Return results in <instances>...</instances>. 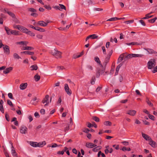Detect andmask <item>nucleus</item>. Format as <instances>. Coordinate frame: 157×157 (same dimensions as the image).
Listing matches in <instances>:
<instances>
[{
    "label": "nucleus",
    "instance_id": "nucleus-1",
    "mask_svg": "<svg viewBox=\"0 0 157 157\" xmlns=\"http://www.w3.org/2000/svg\"><path fill=\"white\" fill-rule=\"evenodd\" d=\"M156 64V60L154 59H151L147 63L148 69H151L155 67Z\"/></svg>",
    "mask_w": 157,
    "mask_h": 157
},
{
    "label": "nucleus",
    "instance_id": "nucleus-2",
    "mask_svg": "<svg viewBox=\"0 0 157 157\" xmlns=\"http://www.w3.org/2000/svg\"><path fill=\"white\" fill-rule=\"evenodd\" d=\"M51 53L56 58L61 57L62 53L55 49L51 51Z\"/></svg>",
    "mask_w": 157,
    "mask_h": 157
},
{
    "label": "nucleus",
    "instance_id": "nucleus-3",
    "mask_svg": "<svg viewBox=\"0 0 157 157\" xmlns=\"http://www.w3.org/2000/svg\"><path fill=\"white\" fill-rule=\"evenodd\" d=\"M13 27L14 28L17 29L21 31V32L26 34L27 33L29 30L28 29L25 27L20 25L14 26Z\"/></svg>",
    "mask_w": 157,
    "mask_h": 157
},
{
    "label": "nucleus",
    "instance_id": "nucleus-4",
    "mask_svg": "<svg viewBox=\"0 0 157 157\" xmlns=\"http://www.w3.org/2000/svg\"><path fill=\"white\" fill-rule=\"evenodd\" d=\"M29 26L30 28L34 29L40 32H44L45 31V30L43 28H40L38 27H34L33 26L29 25Z\"/></svg>",
    "mask_w": 157,
    "mask_h": 157
},
{
    "label": "nucleus",
    "instance_id": "nucleus-5",
    "mask_svg": "<svg viewBox=\"0 0 157 157\" xmlns=\"http://www.w3.org/2000/svg\"><path fill=\"white\" fill-rule=\"evenodd\" d=\"M64 89L67 94L69 95H71L72 93L71 91L69 89L68 84L67 83L64 85Z\"/></svg>",
    "mask_w": 157,
    "mask_h": 157
},
{
    "label": "nucleus",
    "instance_id": "nucleus-6",
    "mask_svg": "<svg viewBox=\"0 0 157 157\" xmlns=\"http://www.w3.org/2000/svg\"><path fill=\"white\" fill-rule=\"evenodd\" d=\"M3 48L4 50V53L7 55H9L10 53L9 46L6 45H4Z\"/></svg>",
    "mask_w": 157,
    "mask_h": 157
},
{
    "label": "nucleus",
    "instance_id": "nucleus-7",
    "mask_svg": "<svg viewBox=\"0 0 157 157\" xmlns=\"http://www.w3.org/2000/svg\"><path fill=\"white\" fill-rule=\"evenodd\" d=\"M98 36L95 34H94L89 35L86 39V41H87L89 38H91L92 39H97Z\"/></svg>",
    "mask_w": 157,
    "mask_h": 157
},
{
    "label": "nucleus",
    "instance_id": "nucleus-8",
    "mask_svg": "<svg viewBox=\"0 0 157 157\" xmlns=\"http://www.w3.org/2000/svg\"><path fill=\"white\" fill-rule=\"evenodd\" d=\"M27 131V128L25 126H22L20 128V132L22 134H25Z\"/></svg>",
    "mask_w": 157,
    "mask_h": 157
},
{
    "label": "nucleus",
    "instance_id": "nucleus-9",
    "mask_svg": "<svg viewBox=\"0 0 157 157\" xmlns=\"http://www.w3.org/2000/svg\"><path fill=\"white\" fill-rule=\"evenodd\" d=\"M136 111L135 110H130L127 111L126 113L131 116H134L136 114Z\"/></svg>",
    "mask_w": 157,
    "mask_h": 157
},
{
    "label": "nucleus",
    "instance_id": "nucleus-10",
    "mask_svg": "<svg viewBox=\"0 0 157 157\" xmlns=\"http://www.w3.org/2000/svg\"><path fill=\"white\" fill-rule=\"evenodd\" d=\"M86 146L89 148H92L97 146L96 145L91 143H86Z\"/></svg>",
    "mask_w": 157,
    "mask_h": 157
},
{
    "label": "nucleus",
    "instance_id": "nucleus-11",
    "mask_svg": "<svg viewBox=\"0 0 157 157\" xmlns=\"http://www.w3.org/2000/svg\"><path fill=\"white\" fill-rule=\"evenodd\" d=\"M12 148L11 150V153L13 156V157H18L17 154L16 152V151H15L14 148L13 146L12 145Z\"/></svg>",
    "mask_w": 157,
    "mask_h": 157
},
{
    "label": "nucleus",
    "instance_id": "nucleus-12",
    "mask_svg": "<svg viewBox=\"0 0 157 157\" xmlns=\"http://www.w3.org/2000/svg\"><path fill=\"white\" fill-rule=\"evenodd\" d=\"M28 85L27 83H24L21 84L20 86V88L21 90H24L26 89Z\"/></svg>",
    "mask_w": 157,
    "mask_h": 157
},
{
    "label": "nucleus",
    "instance_id": "nucleus-13",
    "mask_svg": "<svg viewBox=\"0 0 157 157\" xmlns=\"http://www.w3.org/2000/svg\"><path fill=\"white\" fill-rule=\"evenodd\" d=\"M142 134L143 137L146 140L150 141L151 139L150 136L147 134H144L143 133H142Z\"/></svg>",
    "mask_w": 157,
    "mask_h": 157
},
{
    "label": "nucleus",
    "instance_id": "nucleus-14",
    "mask_svg": "<svg viewBox=\"0 0 157 157\" xmlns=\"http://www.w3.org/2000/svg\"><path fill=\"white\" fill-rule=\"evenodd\" d=\"M4 11L5 12L8 13V14L10 16H11L12 17L14 18L15 17V14L9 11L7 9H4Z\"/></svg>",
    "mask_w": 157,
    "mask_h": 157
},
{
    "label": "nucleus",
    "instance_id": "nucleus-15",
    "mask_svg": "<svg viewBox=\"0 0 157 157\" xmlns=\"http://www.w3.org/2000/svg\"><path fill=\"white\" fill-rule=\"evenodd\" d=\"M3 101L2 100H0V111L2 113H4V109L3 105Z\"/></svg>",
    "mask_w": 157,
    "mask_h": 157
},
{
    "label": "nucleus",
    "instance_id": "nucleus-16",
    "mask_svg": "<svg viewBox=\"0 0 157 157\" xmlns=\"http://www.w3.org/2000/svg\"><path fill=\"white\" fill-rule=\"evenodd\" d=\"M38 25L43 27H45L47 25V23L43 21H38Z\"/></svg>",
    "mask_w": 157,
    "mask_h": 157
},
{
    "label": "nucleus",
    "instance_id": "nucleus-17",
    "mask_svg": "<svg viewBox=\"0 0 157 157\" xmlns=\"http://www.w3.org/2000/svg\"><path fill=\"white\" fill-rule=\"evenodd\" d=\"M144 49L146 50L149 54H153L157 53V52L154 51L153 50L151 49L145 48H144Z\"/></svg>",
    "mask_w": 157,
    "mask_h": 157
},
{
    "label": "nucleus",
    "instance_id": "nucleus-18",
    "mask_svg": "<svg viewBox=\"0 0 157 157\" xmlns=\"http://www.w3.org/2000/svg\"><path fill=\"white\" fill-rule=\"evenodd\" d=\"M13 68L12 67H10L7 68L6 69L3 71V72L5 74H7L13 70Z\"/></svg>",
    "mask_w": 157,
    "mask_h": 157
},
{
    "label": "nucleus",
    "instance_id": "nucleus-19",
    "mask_svg": "<svg viewBox=\"0 0 157 157\" xmlns=\"http://www.w3.org/2000/svg\"><path fill=\"white\" fill-rule=\"evenodd\" d=\"M149 144L153 147H156V142L152 140L151 139L149 141Z\"/></svg>",
    "mask_w": 157,
    "mask_h": 157
},
{
    "label": "nucleus",
    "instance_id": "nucleus-20",
    "mask_svg": "<svg viewBox=\"0 0 157 157\" xmlns=\"http://www.w3.org/2000/svg\"><path fill=\"white\" fill-rule=\"evenodd\" d=\"M49 98V96L48 95H46L44 98L43 100L42 101V102L43 103H45L48 102V100Z\"/></svg>",
    "mask_w": 157,
    "mask_h": 157
},
{
    "label": "nucleus",
    "instance_id": "nucleus-21",
    "mask_svg": "<svg viewBox=\"0 0 157 157\" xmlns=\"http://www.w3.org/2000/svg\"><path fill=\"white\" fill-rule=\"evenodd\" d=\"M46 142L45 141L39 142V143H37L36 144L37 145V147H42L44 145L46 144Z\"/></svg>",
    "mask_w": 157,
    "mask_h": 157
},
{
    "label": "nucleus",
    "instance_id": "nucleus-22",
    "mask_svg": "<svg viewBox=\"0 0 157 157\" xmlns=\"http://www.w3.org/2000/svg\"><path fill=\"white\" fill-rule=\"evenodd\" d=\"M22 50H32L34 49V48L30 46H26L25 47H23L21 48Z\"/></svg>",
    "mask_w": 157,
    "mask_h": 157
},
{
    "label": "nucleus",
    "instance_id": "nucleus-23",
    "mask_svg": "<svg viewBox=\"0 0 157 157\" xmlns=\"http://www.w3.org/2000/svg\"><path fill=\"white\" fill-rule=\"evenodd\" d=\"M21 54L24 53L25 54L29 55H33L34 54V52H30L29 51H25L23 52H21Z\"/></svg>",
    "mask_w": 157,
    "mask_h": 157
},
{
    "label": "nucleus",
    "instance_id": "nucleus-24",
    "mask_svg": "<svg viewBox=\"0 0 157 157\" xmlns=\"http://www.w3.org/2000/svg\"><path fill=\"white\" fill-rule=\"evenodd\" d=\"M95 61L100 65L101 67H102V65L101 64V61L100 60L99 58L98 57H96L94 58Z\"/></svg>",
    "mask_w": 157,
    "mask_h": 157
},
{
    "label": "nucleus",
    "instance_id": "nucleus-25",
    "mask_svg": "<svg viewBox=\"0 0 157 157\" xmlns=\"http://www.w3.org/2000/svg\"><path fill=\"white\" fill-rule=\"evenodd\" d=\"M124 55L123 54H121L119 57L118 58V59L117 63H118L122 61L123 59H124Z\"/></svg>",
    "mask_w": 157,
    "mask_h": 157
},
{
    "label": "nucleus",
    "instance_id": "nucleus-26",
    "mask_svg": "<svg viewBox=\"0 0 157 157\" xmlns=\"http://www.w3.org/2000/svg\"><path fill=\"white\" fill-rule=\"evenodd\" d=\"M133 57H141L144 56V55L143 54H133L132 55Z\"/></svg>",
    "mask_w": 157,
    "mask_h": 157
},
{
    "label": "nucleus",
    "instance_id": "nucleus-27",
    "mask_svg": "<svg viewBox=\"0 0 157 157\" xmlns=\"http://www.w3.org/2000/svg\"><path fill=\"white\" fill-rule=\"evenodd\" d=\"M101 148V147L100 146H98L92 149V151L94 152H97Z\"/></svg>",
    "mask_w": 157,
    "mask_h": 157
},
{
    "label": "nucleus",
    "instance_id": "nucleus-28",
    "mask_svg": "<svg viewBox=\"0 0 157 157\" xmlns=\"http://www.w3.org/2000/svg\"><path fill=\"white\" fill-rule=\"evenodd\" d=\"M40 77L37 74H36L34 76V78L36 82H37L40 79Z\"/></svg>",
    "mask_w": 157,
    "mask_h": 157
},
{
    "label": "nucleus",
    "instance_id": "nucleus-29",
    "mask_svg": "<svg viewBox=\"0 0 157 157\" xmlns=\"http://www.w3.org/2000/svg\"><path fill=\"white\" fill-rule=\"evenodd\" d=\"M30 68H31V71L36 70L38 69V67L35 64L31 66Z\"/></svg>",
    "mask_w": 157,
    "mask_h": 157
},
{
    "label": "nucleus",
    "instance_id": "nucleus-30",
    "mask_svg": "<svg viewBox=\"0 0 157 157\" xmlns=\"http://www.w3.org/2000/svg\"><path fill=\"white\" fill-rule=\"evenodd\" d=\"M36 144H37V142H36L30 141V145L34 147H37V145Z\"/></svg>",
    "mask_w": 157,
    "mask_h": 157
},
{
    "label": "nucleus",
    "instance_id": "nucleus-31",
    "mask_svg": "<svg viewBox=\"0 0 157 157\" xmlns=\"http://www.w3.org/2000/svg\"><path fill=\"white\" fill-rule=\"evenodd\" d=\"M5 29L6 32L7 33L8 35L11 34V31H12L8 27H5Z\"/></svg>",
    "mask_w": 157,
    "mask_h": 157
},
{
    "label": "nucleus",
    "instance_id": "nucleus-32",
    "mask_svg": "<svg viewBox=\"0 0 157 157\" xmlns=\"http://www.w3.org/2000/svg\"><path fill=\"white\" fill-rule=\"evenodd\" d=\"M19 32L15 30H12L11 31V34L15 35H18Z\"/></svg>",
    "mask_w": 157,
    "mask_h": 157
},
{
    "label": "nucleus",
    "instance_id": "nucleus-33",
    "mask_svg": "<svg viewBox=\"0 0 157 157\" xmlns=\"http://www.w3.org/2000/svg\"><path fill=\"white\" fill-rule=\"evenodd\" d=\"M146 102L150 106H153V104L150 101L148 98L147 97L146 98Z\"/></svg>",
    "mask_w": 157,
    "mask_h": 157
},
{
    "label": "nucleus",
    "instance_id": "nucleus-34",
    "mask_svg": "<svg viewBox=\"0 0 157 157\" xmlns=\"http://www.w3.org/2000/svg\"><path fill=\"white\" fill-rule=\"evenodd\" d=\"M117 20V17H112L109 19L107 20V21H116Z\"/></svg>",
    "mask_w": 157,
    "mask_h": 157
},
{
    "label": "nucleus",
    "instance_id": "nucleus-35",
    "mask_svg": "<svg viewBox=\"0 0 157 157\" xmlns=\"http://www.w3.org/2000/svg\"><path fill=\"white\" fill-rule=\"evenodd\" d=\"M104 125L107 126H111L112 125V123L109 121H106L104 122Z\"/></svg>",
    "mask_w": 157,
    "mask_h": 157
},
{
    "label": "nucleus",
    "instance_id": "nucleus-36",
    "mask_svg": "<svg viewBox=\"0 0 157 157\" xmlns=\"http://www.w3.org/2000/svg\"><path fill=\"white\" fill-rule=\"evenodd\" d=\"M13 57L15 59H21V58L16 53H15L13 54Z\"/></svg>",
    "mask_w": 157,
    "mask_h": 157
},
{
    "label": "nucleus",
    "instance_id": "nucleus-37",
    "mask_svg": "<svg viewBox=\"0 0 157 157\" xmlns=\"http://www.w3.org/2000/svg\"><path fill=\"white\" fill-rule=\"evenodd\" d=\"M27 34L31 36H35V34L34 33L32 32L29 31H28L27 33Z\"/></svg>",
    "mask_w": 157,
    "mask_h": 157
},
{
    "label": "nucleus",
    "instance_id": "nucleus-38",
    "mask_svg": "<svg viewBox=\"0 0 157 157\" xmlns=\"http://www.w3.org/2000/svg\"><path fill=\"white\" fill-rule=\"evenodd\" d=\"M92 119L96 122H98L99 121V118L96 116L93 117Z\"/></svg>",
    "mask_w": 157,
    "mask_h": 157
},
{
    "label": "nucleus",
    "instance_id": "nucleus-39",
    "mask_svg": "<svg viewBox=\"0 0 157 157\" xmlns=\"http://www.w3.org/2000/svg\"><path fill=\"white\" fill-rule=\"evenodd\" d=\"M122 150L123 151H131V148L130 147L127 148L126 147H124L122 148Z\"/></svg>",
    "mask_w": 157,
    "mask_h": 157
},
{
    "label": "nucleus",
    "instance_id": "nucleus-40",
    "mask_svg": "<svg viewBox=\"0 0 157 157\" xmlns=\"http://www.w3.org/2000/svg\"><path fill=\"white\" fill-rule=\"evenodd\" d=\"M157 19V18L155 17L153 19L148 20V21L149 23H153L155 22V21Z\"/></svg>",
    "mask_w": 157,
    "mask_h": 157
},
{
    "label": "nucleus",
    "instance_id": "nucleus-41",
    "mask_svg": "<svg viewBox=\"0 0 157 157\" xmlns=\"http://www.w3.org/2000/svg\"><path fill=\"white\" fill-rule=\"evenodd\" d=\"M82 131L86 133H88L90 131V130L88 128H84L82 129Z\"/></svg>",
    "mask_w": 157,
    "mask_h": 157
},
{
    "label": "nucleus",
    "instance_id": "nucleus-42",
    "mask_svg": "<svg viewBox=\"0 0 157 157\" xmlns=\"http://www.w3.org/2000/svg\"><path fill=\"white\" fill-rule=\"evenodd\" d=\"M7 103L8 105H10V106H13V105L11 101L10 100H8L7 101Z\"/></svg>",
    "mask_w": 157,
    "mask_h": 157
},
{
    "label": "nucleus",
    "instance_id": "nucleus-43",
    "mask_svg": "<svg viewBox=\"0 0 157 157\" xmlns=\"http://www.w3.org/2000/svg\"><path fill=\"white\" fill-rule=\"evenodd\" d=\"M95 80H96V79H95V77H93L91 80V83L92 85L94 84L95 83Z\"/></svg>",
    "mask_w": 157,
    "mask_h": 157
},
{
    "label": "nucleus",
    "instance_id": "nucleus-44",
    "mask_svg": "<svg viewBox=\"0 0 157 157\" xmlns=\"http://www.w3.org/2000/svg\"><path fill=\"white\" fill-rule=\"evenodd\" d=\"M100 70L99 69L98 70L96 73V77L97 78H98L100 76Z\"/></svg>",
    "mask_w": 157,
    "mask_h": 157
},
{
    "label": "nucleus",
    "instance_id": "nucleus-45",
    "mask_svg": "<svg viewBox=\"0 0 157 157\" xmlns=\"http://www.w3.org/2000/svg\"><path fill=\"white\" fill-rule=\"evenodd\" d=\"M148 117L149 118L153 121L155 120V117L152 115H151L150 114H149L148 115Z\"/></svg>",
    "mask_w": 157,
    "mask_h": 157
},
{
    "label": "nucleus",
    "instance_id": "nucleus-46",
    "mask_svg": "<svg viewBox=\"0 0 157 157\" xmlns=\"http://www.w3.org/2000/svg\"><path fill=\"white\" fill-rule=\"evenodd\" d=\"M57 70H58L59 71L65 69V68L63 66H57Z\"/></svg>",
    "mask_w": 157,
    "mask_h": 157
},
{
    "label": "nucleus",
    "instance_id": "nucleus-47",
    "mask_svg": "<svg viewBox=\"0 0 157 157\" xmlns=\"http://www.w3.org/2000/svg\"><path fill=\"white\" fill-rule=\"evenodd\" d=\"M29 11L33 12H36V10L32 8H29Z\"/></svg>",
    "mask_w": 157,
    "mask_h": 157
},
{
    "label": "nucleus",
    "instance_id": "nucleus-48",
    "mask_svg": "<svg viewBox=\"0 0 157 157\" xmlns=\"http://www.w3.org/2000/svg\"><path fill=\"white\" fill-rule=\"evenodd\" d=\"M134 22V20H128L127 21H126L124 22V23L126 24H128L131 23H132Z\"/></svg>",
    "mask_w": 157,
    "mask_h": 157
},
{
    "label": "nucleus",
    "instance_id": "nucleus-49",
    "mask_svg": "<svg viewBox=\"0 0 157 157\" xmlns=\"http://www.w3.org/2000/svg\"><path fill=\"white\" fill-rule=\"evenodd\" d=\"M118 80L120 82H121L123 80V77L121 75H120L118 77Z\"/></svg>",
    "mask_w": 157,
    "mask_h": 157
},
{
    "label": "nucleus",
    "instance_id": "nucleus-50",
    "mask_svg": "<svg viewBox=\"0 0 157 157\" xmlns=\"http://www.w3.org/2000/svg\"><path fill=\"white\" fill-rule=\"evenodd\" d=\"M59 5L60 6V9H63L65 10H66V7L64 5L61 4H59Z\"/></svg>",
    "mask_w": 157,
    "mask_h": 157
},
{
    "label": "nucleus",
    "instance_id": "nucleus-51",
    "mask_svg": "<svg viewBox=\"0 0 157 157\" xmlns=\"http://www.w3.org/2000/svg\"><path fill=\"white\" fill-rule=\"evenodd\" d=\"M25 42H26L25 41H20V42H18L16 43V44H22L24 45L25 44Z\"/></svg>",
    "mask_w": 157,
    "mask_h": 157
},
{
    "label": "nucleus",
    "instance_id": "nucleus-52",
    "mask_svg": "<svg viewBox=\"0 0 157 157\" xmlns=\"http://www.w3.org/2000/svg\"><path fill=\"white\" fill-rule=\"evenodd\" d=\"M102 49L103 51V54H104L106 55V50L105 49V47L104 46H102Z\"/></svg>",
    "mask_w": 157,
    "mask_h": 157
},
{
    "label": "nucleus",
    "instance_id": "nucleus-53",
    "mask_svg": "<svg viewBox=\"0 0 157 157\" xmlns=\"http://www.w3.org/2000/svg\"><path fill=\"white\" fill-rule=\"evenodd\" d=\"M8 97L10 98L11 99H13V96L12 94L11 93H9L8 94Z\"/></svg>",
    "mask_w": 157,
    "mask_h": 157
},
{
    "label": "nucleus",
    "instance_id": "nucleus-54",
    "mask_svg": "<svg viewBox=\"0 0 157 157\" xmlns=\"http://www.w3.org/2000/svg\"><path fill=\"white\" fill-rule=\"evenodd\" d=\"M124 55V61H125L127 60V59H128V58H127V56L126 54H125L124 53L123 54Z\"/></svg>",
    "mask_w": 157,
    "mask_h": 157
},
{
    "label": "nucleus",
    "instance_id": "nucleus-55",
    "mask_svg": "<svg viewBox=\"0 0 157 157\" xmlns=\"http://www.w3.org/2000/svg\"><path fill=\"white\" fill-rule=\"evenodd\" d=\"M69 129V125L64 128V130L65 132H66Z\"/></svg>",
    "mask_w": 157,
    "mask_h": 157
},
{
    "label": "nucleus",
    "instance_id": "nucleus-56",
    "mask_svg": "<svg viewBox=\"0 0 157 157\" xmlns=\"http://www.w3.org/2000/svg\"><path fill=\"white\" fill-rule=\"evenodd\" d=\"M5 118L7 121H10L9 116L7 113L5 114Z\"/></svg>",
    "mask_w": 157,
    "mask_h": 157
},
{
    "label": "nucleus",
    "instance_id": "nucleus-57",
    "mask_svg": "<svg viewBox=\"0 0 157 157\" xmlns=\"http://www.w3.org/2000/svg\"><path fill=\"white\" fill-rule=\"evenodd\" d=\"M132 55H133V54H131L127 55V58H128L129 59L133 57V56Z\"/></svg>",
    "mask_w": 157,
    "mask_h": 157
},
{
    "label": "nucleus",
    "instance_id": "nucleus-58",
    "mask_svg": "<svg viewBox=\"0 0 157 157\" xmlns=\"http://www.w3.org/2000/svg\"><path fill=\"white\" fill-rule=\"evenodd\" d=\"M44 7L45 8H46V9H47L48 10H50L52 9L51 7L49 5L47 6V5H46L44 6Z\"/></svg>",
    "mask_w": 157,
    "mask_h": 157
},
{
    "label": "nucleus",
    "instance_id": "nucleus-59",
    "mask_svg": "<svg viewBox=\"0 0 157 157\" xmlns=\"http://www.w3.org/2000/svg\"><path fill=\"white\" fill-rule=\"evenodd\" d=\"M152 72L154 73L157 72V66L154 68L153 70L152 71Z\"/></svg>",
    "mask_w": 157,
    "mask_h": 157
},
{
    "label": "nucleus",
    "instance_id": "nucleus-60",
    "mask_svg": "<svg viewBox=\"0 0 157 157\" xmlns=\"http://www.w3.org/2000/svg\"><path fill=\"white\" fill-rule=\"evenodd\" d=\"M113 52V50L112 49L109 52L107 56H109L110 58V57L112 55Z\"/></svg>",
    "mask_w": 157,
    "mask_h": 157
},
{
    "label": "nucleus",
    "instance_id": "nucleus-61",
    "mask_svg": "<svg viewBox=\"0 0 157 157\" xmlns=\"http://www.w3.org/2000/svg\"><path fill=\"white\" fill-rule=\"evenodd\" d=\"M139 21L140 22L141 24L144 26H145L146 25L145 23L144 22V21L143 20H140Z\"/></svg>",
    "mask_w": 157,
    "mask_h": 157
},
{
    "label": "nucleus",
    "instance_id": "nucleus-62",
    "mask_svg": "<svg viewBox=\"0 0 157 157\" xmlns=\"http://www.w3.org/2000/svg\"><path fill=\"white\" fill-rule=\"evenodd\" d=\"M143 121L144 122V124L145 125H149L150 124V123L149 122H148L145 120H143Z\"/></svg>",
    "mask_w": 157,
    "mask_h": 157
},
{
    "label": "nucleus",
    "instance_id": "nucleus-63",
    "mask_svg": "<svg viewBox=\"0 0 157 157\" xmlns=\"http://www.w3.org/2000/svg\"><path fill=\"white\" fill-rule=\"evenodd\" d=\"M110 59L109 56H107L105 59V61L106 62L108 63L109 61V60Z\"/></svg>",
    "mask_w": 157,
    "mask_h": 157
},
{
    "label": "nucleus",
    "instance_id": "nucleus-64",
    "mask_svg": "<svg viewBox=\"0 0 157 157\" xmlns=\"http://www.w3.org/2000/svg\"><path fill=\"white\" fill-rule=\"evenodd\" d=\"M40 113L42 114H44L45 113V110L44 109H42L40 110Z\"/></svg>",
    "mask_w": 157,
    "mask_h": 157
}]
</instances>
